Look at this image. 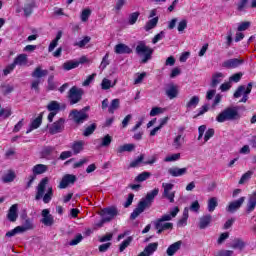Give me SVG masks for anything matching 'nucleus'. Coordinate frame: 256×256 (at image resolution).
Returning <instances> with one entry per match:
<instances>
[{"label": "nucleus", "instance_id": "obj_1", "mask_svg": "<svg viewBox=\"0 0 256 256\" xmlns=\"http://www.w3.org/2000/svg\"><path fill=\"white\" fill-rule=\"evenodd\" d=\"M159 195V188H154L152 191L146 194V197L143 198L137 205V207L133 210L130 215L131 221H135L137 217L141 215L145 211V209H149L151 205H153V201H155V197Z\"/></svg>", "mask_w": 256, "mask_h": 256}, {"label": "nucleus", "instance_id": "obj_2", "mask_svg": "<svg viewBox=\"0 0 256 256\" xmlns=\"http://www.w3.org/2000/svg\"><path fill=\"white\" fill-rule=\"evenodd\" d=\"M237 119H241V115H239V111H237V109L231 107L225 108L216 117V121L218 123H225V121H237Z\"/></svg>", "mask_w": 256, "mask_h": 256}, {"label": "nucleus", "instance_id": "obj_3", "mask_svg": "<svg viewBox=\"0 0 256 256\" xmlns=\"http://www.w3.org/2000/svg\"><path fill=\"white\" fill-rule=\"evenodd\" d=\"M137 55H143L141 63H147L153 57V49L148 47L145 42L140 41L136 46Z\"/></svg>", "mask_w": 256, "mask_h": 256}, {"label": "nucleus", "instance_id": "obj_4", "mask_svg": "<svg viewBox=\"0 0 256 256\" xmlns=\"http://www.w3.org/2000/svg\"><path fill=\"white\" fill-rule=\"evenodd\" d=\"M84 94L85 92L82 88L72 86L68 91V100L70 105H77V103H79L81 99H83Z\"/></svg>", "mask_w": 256, "mask_h": 256}, {"label": "nucleus", "instance_id": "obj_5", "mask_svg": "<svg viewBox=\"0 0 256 256\" xmlns=\"http://www.w3.org/2000/svg\"><path fill=\"white\" fill-rule=\"evenodd\" d=\"M100 215L102 217V223H110L115 217L119 215L117 207H107L101 210Z\"/></svg>", "mask_w": 256, "mask_h": 256}, {"label": "nucleus", "instance_id": "obj_6", "mask_svg": "<svg viewBox=\"0 0 256 256\" xmlns=\"http://www.w3.org/2000/svg\"><path fill=\"white\" fill-rule=\"evenodd\" d=\"M69 119H71V121H73L76 125H83V123L89 119V114L85 113L84 111L73 109L69 113Z\"/></svg>", "mask_w": 256, "mask_h": 256}, {"label": "nucleus", "instance_id": "obj_7", "mask_svg": "<svg viewBox=\"0 0 256 256\" xmlns=\"http://www.w3.org/2000/svg\"><path fill=\"white\" fill-rule=\"evenodd\" d=\"M50 135H57V133H63L65 131V118H59L49 128Z\"/></svg>", "mask_w": 256, "mask_h": 256}, {"label": "nucleus", "instance_id": "obj_8", "mask_svg": "<svg viewBox=\"0 0 256 256\" xmlns=\"http://www.w3.org/2000/svg\"><path fill=\"white\" fill-rule=\"evenodd\" d=\"M47 185H49V178L48 177L42 178L36 188V195H35L36 201L43 199V196L45 195V189H47Z\"/></svg>", "mask_w": 256, "mask_h": 256}, {"label": "nucleus", "instance_id": "obj_9", "mask_svg": "<svg viewBox=\"0 0 256 256\" xmlns=\"http://www.w3.org/2000/svg\"><path fill=\"white\" fill-rule=\"evenodd\" d=\"M41 215L42 219L40 221L45 227H53L55 225V218L49 209H43Z\"/></svg>", "mask_w": 256, "mask_h": 256}, {"label": "nucleus", "instance_id": "obj_10", "mask_svg": "<svg viewBox=\"0 0 256 256\" xmlns=\"http://www.w3.org/2000/svg\"><path fill=\"white\" fill-rule=\"evenodd\" d=\"M76 181H77V176L73 174H66L62 177L58 187L59 189H67L69 185H75Z\"/></svg>", "mask_w": 256, "mask_h": 256}, {"label": "nucleus", "instance_id": "obj_11", "mask_svg": "<svg viewBox=\"0 0 256 256\" xmlns=\"http://www.w3.org/2000/svg\"><path fill=\"white\" fill-rule=\"evenodd\" d=\"M243 63H245L243 59L232 58L224 61L222 67H224V69H237V67H241Z\"/></svg>", "mask_w": 256, "mask_h": 256}, {"label": "nucleus", "instance_id": "obj_12", "mask_svg": "<svg viewBox=\"0 0 256 256\" xmlns=\"http://www.w3.org/2000/svg\"><path fill=\"white\" fill-rule=\"evenodd\" d=\"M165 95L170 100L177 99L179 97V86L173 83L168 84Z\"/></svg>", "mask_w": 256, "mask_h": 256}, {"label": "nucleus", "instance_id": "obj_13", "mask_svg": "<svg viewBox=\"0 0 256 256\" xmlns=\"http://www.w3.org/2000/svg\"><path fill=\"white\" fill-rule=\"evenodd\" d=\"M154 227L157 231L158 235H161L163 231H169L173 229V223L171 222H161L160 220H156L154 222Z\"/></svg>", "mask_w": 256, "mask_h": 256}, {"label": "nucleus", "instance_id": "obj_14", "mask_svg": "<svg viewBox=\"0 0 256 256\" xmlns=\"http://www.w3.org/2000/svg\"><path fill=\"white\" fill-rule=\"evenodd\" d=\"M211 223H213V216L211 214L203 215L199 218L198 228L207 229V227H211Z\"/></svg>", "mask_w": 256, "mask_h": 256}, {"label": "nucleus", "instance_id": "obj_15", "mask_svg": "<svg viewBox=\"0 0 256 256\" xmlns=\"http://www.w3.org/2000/svg\"><path fill=\"white\" fill-rule=\"evenodd\" d=\"M19 205L18 204H13L7 213V219L8 221H10L11 223H15V221H17L18 217H19Z\"/></svg>", "mask_w": 256, "mask_h": 256}, {"label": "nucleus", "instance_id": "obj_16", "mask_svg": "<svg viewBox=\"0 0 256 256\" xmlns=\"http://www.w3.org/2000/svg\"><path fill=\"white\" fill-rule=\"evenodd\" d=\"M114 51L116 53V55H131V53H133V49H131V47H129L127 44H117L114 47Z\"/></svg>", "mask_w": 256, "mask_h": 256}, {"label": "nucleus", "instance_id": "obj_17", "mask_svg": "<svg viewBox=\"0 0 256 256\" xmlns=\"http://www.w3.org/2000/svg\"><path fill=\"white\" fill-rule=\"evenodd\" d=\"M243 203H245L244 196L240 197L238 200L230 202V204L227 207V211L229 213H235V211H237V209H241V206L243 205Z\"/></svg>", "mask_w": 256, "mask_h": 256}, {"label": "nucleus", "instance_id": "obj_18", "mask_svg": "<svg viewBox=\"0 0 256 256\" xmlns=\"http://www.w3.org/2000/svg\"><path fill=\"white\" fill-rule=\"evenodd\" d=\"M22 219H24L23 225L22 226H18L20 228V231L22 233H25V231H31V229H34V225H33V221L27 217V214H23Z\"/></svg>", "mask_w": 256, "mask_h": 256}, {"label": "nucleus", "instance_id": "obj_19", "mask_svg": "<svg viewBox=\"0 0 256 256\" xmlns=\"http://www.w3.org/2000/svg\"><path fill=\"white\" fill-rule=\"evenodd\" d=\"M35 7H37V4H35V0H26L23 7L25 17H31V15L33 14V9H35Z\"/></svg>", "mask_w": 256, "mask_h": 256}, {"label": "nucleus", "instance_id": "obj_20", "mask_svg": "<svg viewBox=\"0 0 256 256\" xmlns=\"http://www.w3.org/2000/svg\"><path fill=\"white\" fill-rule=\"evenodd\" d=\"M41 123H43V112H41L36 119H34L29 129L26 131V134L31 133V131H35V129H39L41 127Z\"/></svg>", "mask_w": 256, "mask_h": 256}, {"label": "nucleus", "instance_id": "obj_21", "mask_svg": "<svg viewBox=\"0 0 256 256\" xmlns=\"http://www.w3.org/2000/svg\"><path fill=\"white\" fill-rule=\"evenodd\" d=\"M168 173L171 175V177H183V175H187V168H169Z\"/></svg>", "mask_w": 256, "mask_h": 256}, {"label": "nucleus", "instance_id": "obj_22", "mask_svg": "<svg viewBox=\"0 0 256 256\" xmlns=\"http://www.w3.org/2000/svg\"><path fill=\"white\" fill-rule=\"evenodd\" d=\"M256 207V192H253V194L249 197L247 206H246V213L249 215L250 213H253L255 211Z\"/></svg>", "mask_w": 256, "mask_h": 256}, {"label": "nucleus", "instance_id": "obj_23", "mask_svg": "<svg viewBox=\"0 0 256 256\" xmlns=\"http://www.w3.org/2000/svg\"><path fill=\"white\" fill-rule=\"evenodd\" d=\"M47 169L49 168L45 164H36L32 168V175H34V177H37V175H43V173H47Z\"/></svg>", "mask_w": 256, "mask_h": 256}, {"label": "nucleus", "instance_id": "obj_24", "mask_svg": "<svg viewBox=\"0 0 256 256\" xmlns=\"http://www.w3.org/2000/svg\"><path fill=\"white\" fill-rule=\"evenodd\" d=\"M181 245H183V242L182 241H177L173 244H171L167 250H166V253L168 256H173L176 254L177 251H179V249H181Z\"/></svg>", "mask_w": 256, "mask_h": 256}, {"label": "nucleus", "instance_id": "obj_25", "mask_svg": "<svg viewBox=\"0 0 256 256\" xmlns=\"http://www.w3.org/2000/svg\"><path fill=\"white\" fill-rule=\"evenodd\" d=\"M31 75L34 79H41V78L47 77V75H49V70H42L41 66H38L34 69V71L32 72Z\"/></svg>", "mask_w": 256, "mask_h": 256}, {"label": "nucleus", "instance_id": "obj_26", "mask_svg": "<svg viewBox=\"0 0 256 256\" xmlns=\"http://www.w3.org/2000/svg\"><path fill=\"white\" fill-rule=\"evenodd\" d=\"M200 101L201 99L199 98V96H192L190 100L186 103V109L188 111H190V109H196Z\"/></svg>", "mask_w": 256, "mask_h": 256}, {"label": "nucleus", "instance_id": "obj_27", "mask_svg": "<svg viewBox=\"0 0 256 256\" xmlns=\"http://www.w3.org/2000/svg\"><path fill=\"white\" fill-rule=\"evenodd\" d=\"M83 147H85V141H74L72 144V151L74 155H79V153L83 150Z\"/></svg>", "mask_w": 256, "mask_h": 256}, {"label": "nucleus", "instance_id": "obj_28", "mask_svg": "<svg viewBox=\"0 0 256 256\" xmlns=\"http://www.w3.org/2000/svg\"><path fill=\"white\" fill-rule=\"evenodd\" d=\"M61 37H63V32L58 31L55 39H53L48 47V51L49 53H52V51L55 50V47H57V45H59V40L61 39Z\"/></svg>", "mask_w": 256, "mask_h": 256}, {"label": "nucleus", "instance_id": "obj_29", "mask_svg": "<svg viewBox=\"0 0 256 256\" xmlns=\"http://www.w3.org/2000/svg\"><path fill=\"white\" fill-rule=\"evenodd\" d=\"M15 177H17L15 171L8 170V172L2 176V181L3 183H13V181H15Z\"/></svg>", "mask_w": 256, "mask_h": 256}, {"label": "nucleus", "instance_id": "obj_30", "mask_svg": "<svg viewBox=\"0 0 256 256\" xmlns=\"http://www.w3.org/2000/svg\"><path fill=\"white\" fill-rule=\"evenodd\" d=\"M245 242L241 238H235L233 243L230 245L231 249H239L243 251L245 249Z\"/></svg>", "mask_w": 256, "mask_h": 256}, {"label": "nucleus", "instance_id": "obj_31", "mask_svg": "<svg viewBox=\"0 0 256 256\" xmlns=\"http://www.w3.org/2000/svg\"><path fill=\"white\" fill-rule=\"evenodd\" d=\"M189 219V208H184L181 219L178 220L177 225L179 227H185L187 225V220Z\"/></svg>", "mask_w": 256, "mask_h": 256}, {"label": "nucleus", "instance_id": "obj_32", "mask_svg": "<svg viewBox=\"0 0 256 256\" xmlns=\"http://www.w3.org/2000/svg\"><path fill=\"white\" fill-rule=\"evenodd\" d=\"M253 89V82H249L246 90L244 91L243 97L239 101V103H245L246 101H249V95L251 94V91Z\"/></svg>", "mask_w": 256, "mask_h": 256}, {"label": "nucleus", "instance_id": "obj_33", "mask_svg": "<svg viewBox=\"0 0 256 256\" xmlns=\"http://www.w3.org/2000/svg\"><path fill=\"white\" fill-rule=\"evenodd\" d=\"M159 248V243L158 242H153L148 244L145 248L144 251L149 255H153V253H155V251H157V249Z\"/></svg>", "mask_w": 256, "mask_h": 256}, {"label": "nucleus", "instance_id": "obj_34", "mask_svg": "<svg viewBox=\"0 0 256 256\" xmlns=\"http://www.w3.org/2000/svg\"><path fill=\"white\" fill-rule=\"evenodd\" d=\"M27 62H28L27 54H20L13 61L14 65H16V66L17 65H20V66L26 65Z\"/></svg>", "mask_w": 256, "mask_h": 256}, {"label": "nucleus", "instance_id": "obj_35", "mask_svg": "<svg viewBox=\"0 0 256 256\" xmlns=\"http://www.w3.org/2000/svg\"><path fill=\"white\" fill-rule=\"evenodd\" d=\"M157 23H159V17L150 19L144 27L145 31H151V29H155L157 27Z\"/></svg>", "mask_w": 256, "mask_h": 256}, {"label": "nucleus", "instance_id": "obj_36", "mask_svg": "<svg viewBox=\"0 0 256 256\" xmlns=\"http://www.w3.org/2000/svg\"><path fill=\"white\" fill-rule=\"evenodd\" d=\"M121 105V101L119 99H113L111 101L110 106L108 107V112L111 113V115H113V113H115V111H117V109H119Z\"/></svg>", "mask_w": 256, "mask_h": 256}, {"label": "nucleus", "instance_id": "obj_37", "mask_svg": "<svg viewBox=\"0 0 256 256\" xmlns=\"http://www.w3.org/2000/svg\"><path fill=\"white\" fill-rule=\"evenodd\" d=\"M223 77V73L217 72L216 74L212 75L211 87L215 89L219 83H221V78Z\"/></svg>", "mask_w": 256, "mask_h": 256}, {"label": "nucleus", "instance_id": "obj_38", "mask_svg": "<svg viewBox=\"0 0 256 256\" xmlns=\"http://www.w3.org/2000/svg\"><path fill=\"white\" fill-rule=\"evenodd\" d=\"M134 149H135V144H124L117 148V153L121 154V153H125V151H127L128 153H131V151H133Z\"/></svg>", "mask_w": 256, "mask_h": 256}, {"label": "nucleus", "instance_id": "obj_39", "mask_svg": "<svg viewBox=\"0 0 256 256\" xmlns=\"http://www.w3.org/2000/svg\"><path fill=\"white\" fill-rule=\"evenodd\" d=\"M219 206V202L217 201V197H212L208 200V211L209 213H213L215 209Z\"/></svg>", "mask_w": 256, "mask_h": 256}, {"label": "nucleus", "instance_id": "obj_40", "mask_svg": "<svg viewBox=\"0 0 256 256\" xmlns=\"http://www.w3.org/2000/svg\"><path fill=\"white\" fill-rule=\"evenodd\" d=\"M96 130H97V124L92 123L84 129L83 136L89 137L90 135H93V133H95Z\"/></svg>", "mask_w": 256, "mask_h": 256}, {"label": "nucleus", "instance_id": "obj_41", "mask_svg": "<svg viewBox=\"0 0 256 256\" xmlns=\"http://www.w3.org/2000/svg\"><path fill=\"white\" fill-rule=\"evenodd\" d=\"M77 67H79V62L73 60L67 61L63 64V69L65 71H71V69H77Z\"/></svg>", "mask_w": 256, "mask_h": 256}, {"label": "nucleus", "instance_id": "obj_42", "mask_svg": "<svg viewBox=\"0 0 256 256\" xmlns=\"http://www.w3.org/2000/svg\"><path fill=\"white\" fill-rule=\"evenodd\" d=\"M131 243H133V236H129V237H127V239L122 241V243L119 246L120 253H123V251H125L126 248L131 245Z\"/></svg>", "mask_w": 256, "mask_h": 256}, {"label": "nucleus", "instance_id": "obj_43", "mask_svg": "<svg viewBox=\"0 0 256 256\" xmlns=\"http://www.w3.org/2000/svg\"><path fill=\"white\" fill-rule=\"evenodd\" d=\"M47 110L48 111H54L56 113H59V111H61V105L59 104V102L57 101H51L48 105H47Z\"/></svg>", "mask_w": 256, "mask_h": 256}, {"label": "nucleus", "instance_id": "obj_44", "mask_svg": "<svg viewBox=\"0 0 256 256\" xmlns=\"http://www.w3.org/2000/svg\"><path fill=\"white\" fill-rule=\"evenodd\" d=\"M150 177H151L150 172H142L137 175V177L135 178V181L137 183H143V181H147Z\"/></svg>", "mask_w": 256, "mask_h": 256}, {"label": "nucleus", "instance_id": "obj_45", "mask_svg": "<svg viewBox=\"0 0 256 256\" xmlns=\"http://www.w3.org/2000/svg\"><path fill=\"white\" fill-rule=\"evenodd\" d=\"M89 17H91V9L85 8L84 10H82L80 15L81 22L87 23V21H89Z\"/></svg>", "mask_w": 256, "mask_h": 256}, {"label": "nucleus", "instance_id": "obj_46", "mask_svg": "<svg viewBox=\"0 0 256 256\" xmlns=\"http://www.w3.org/2000/svg\"><path fill=\"white\" fill-rule=\"evenodd\" d=\"M42 197L43 203H51V199H53V187H49L47 192Z\"/></svg>", "mask_w": 256, "mask_h": 256}, {"label": "nucleus", "instance_id": "obj_47", "mask_svg": "<svg viewBox=\"0 0 256 256\" xmlns=\"http://www.w3.org/2000/svg\"><path fill=\"white\" fill-rule=\"evenodd\" d=\"M91 42V38L89 36H84L82 40L75 42L74 47H79L80 49H83L85 45Z\"/></svg>", "mask_w": 256, "mask_h": 256}, {"label": "nucleus", "instance_id": "obj_48", "mask_svg": "<svg viewBox=\"0 0 256 256\" xmlns=\"http://www.w3.org/2000/svg\"><path fill=\"white\" fill-rule=\"evenodd\" d=\"M245 91H247V87H245V85L238 86L233 95L234 99H239L241 95H245Z\"/></svg>", "mask_w": 256, "mask_h": 256}, {"label": "nucleus", "instance_id": "obj_49", "mask_svg": "<svg viewBox=\"0 0 256 256\" xmlns=\"http://www.w3.org/2000/svg\"><path fill=\"white\" fill-rule=\"evenodd\" d=\"M182 141H185V137H183L181 134L177 135L174 138L173 147H175V149H179L181 145H183Z\"/></svg>", "mask_w": 256, "mask_h": 256}, {"label": "nucleus", "instance_id": "obj_50", "mask_svg": "<svg viewBox=\"0 0 256 256\" xmlns=\"http://www.w3.org/2000/svg\"><path fill=\"white\" fill-rule=\"evenodd\" d=\"M252 176H253V171L251 170L244 173L238 182L239 185H243L246 181H249V179H251Z\"/></svg>", "mask_w": 256, "mask_h": 256}, {"label": "nucleus", "instance_id": "obj_51", "mask_svg": "<svg viewBox=\"0 0 256 256\" xmlns=\"http://www.w3.org/2000/svg\"><path fill=\"white\" fill-rule=\"evenodd\" d=\"M139 15H141L139 12L131 13L128 18L129 25H135L137 23V19H139Z\"/></svg>", "mask_w": 256, "mask_h": 256}, {"label": "nucleus", "instance_id": "obj_52", "mask_svg": "<svg viewBox=\"0 0 256 256\" xmlns=\"http://www.w3.org/2000/svg\"><path fill=\"white\" fill-rule=\"evenodd\" d=\"M143 159H145V156L141 154L140 156H138V158H136L130 163L129 167L130 168L139 167V164L143 163Z\"/></svg>", "mask_w": 256, "mask_h": 256}, {"label": "nucleus", "instance_id": "obj_53", "mask_svg": "<svg viewBox=\"0 0 256 256\" xmlns=\"http://www.w3.org/2000/svg\"><path fill=\"white\" fill-rule=\"evenodd\" d=\"M197 111H198V113H197V115L194 116V119H197V117H201V115H205V113H207V111H209V104H204Z\"/></svg>", "mask_w": 256, "mask_h": 256}, {"label": "nucleus", "instance_id": "obj_54", "mask_svg": "<svg viewBox=\"0 0 256 256\" xmlns=\"http://www.w3.org/2000/svg\"><path fill=\"white\" fill-rule=\"evenodd\" d=\"M112 141H113V137H111L109 134L105 135L102 138L101 147H109Z\"/></svg>", "mask_w": 256, "mask_h": 256}, {"label": "nucleus", "instance_id": "obj_55", "mask_svg": "<svg viewBox=\"0 0 256 256\" xmlns=\"http://www.w3.org/2000/svg\"><path fill=\"white\" fill-rule=\"evenodd\" d=\"M179 159H181V153H175V154H172L170 156H167L164 161L166 163H171L172 161H179Z\"/></svg>", "mask_w": 256, "mask_h": 256}, {"label": "nucleus", "instance_id": "obj_56", "mask_svg": "<svg viewBox=\"0 0 256 256\" xmlns=\"http://www.w3.org/2000/svg\"><path fill=\"white\" fill-rule=\"evenodd\" d=\"M242 77H243V73L238 72V73H235L232 76H230L229 81L231 83H239V81H241Z\"/></svg>", "mask_w": 256, "mask_h": 256}, {"label": "nucleus", "instance_id": "obj_57", "mask_svg": "<svg viewBox=\"0 0 256 256\" xmlns=\"http://www.w3.org/2000/svg\"><path fill=\"white\" fill-rule=\"evenodd\" d=\"M0 115L3 119H9V116L13 115V112L11 111V108H2L0 109Z\"/></svg>", "mask_w": 256, "mask_h": 256}, {"label": "nucleus", "instance_id": "obj_58", "mask_svg": "<svg viewBox=\"0 0 256 256\" xmlns=\"http://www.w3.org/2000/svg\"><path fill=\"white\" fill-rule=\"evenodd\" d=\"M53 151H55V147L46 146L42 150V155H43V157H49V155H51V153H53Z\"/></svg>", "mask_w": 256, "mask_h": 256}, {"label": "nucleus", "instance_id": "obj_59", "mask_svg": "<svg viewBox=\"0 0 256 256\" xmlns=\"http://www.w3.org/2000/svg\"><path fill=\"white\" fill-rule=\"evenodd\" d=\"M101 87L104 91H107L108 89H111V87H113L111 85V80L107 79V78H104L102 80V83H101Z\"/></svg>", "mask_w": 256, "mask_h": 256}, {"label": "nucleus", "instance_id": "obj_60", "mask_svg": "<svg viewBox=\"0 0 256 256\" xmlns=\"http://www.w3.org/2000/svg\"><path fill=\"white\" fill-rule=\"evenodd\" d=\"M17 233H23L21 231V228L19 226L15 227L14 229L8 231L6 233V237H15V235H17Z\"/></svg>", "mask_w": 256, "mask_h": 256}, {"label": "nucleus", "instance_id": "obj_61", "mask_svg": "<svg viewBox=\"0 0 256 256\" xmlns=\"http://www.w3.org/2000/svg\"><path fill=\"white\" fill-rule=\"evenodd\" d=\"M15 91V87L7 84L6 86H3L2 93L3 95H10V93H13Z\"/></svg>", "mask_w": 256, "mask_h": 256}, {"label": "nucleus", "instance_id": "obj_62", "mask_svg": "<svg viewBox=\"0 0 256 256\" xmlns=\"http://www.w3.org/2000/svg\"><path fill=\"white\" fill-rule=\"evenodd\" d=\"M39 85H41V79L33 80L31 83V89H34L36 93H39L40 91Z\"/></svg>", "mask_w": 256, "mask_h": 256}, {"label": "nucleus", "instance_id": "obj_63", "mask_svg": "<svg viewBox=\"0 0 256 256\" xmlns=\"http://www.w3.org/2000/svg\"><path fill=\"white\" fill-rule=\"evenodd\" d=\"M187 28V20L183 19L178 23L177 29L179 33H183L184 29Z\"/></svg>", "mask_w": 256, "mask_h": 256}, {"label": "nucleus", "instance_id": "obj_64", "mask_svg": "<svg viewBox=\"0 0 256 256\" xmlns=\"http://www.w3.org/2000/svg\"><path fill=\"white\" fill-rule=\"evenodd\" d=\"M215 256H233L232 250H219Z\"/></svg>", "mask_w": 256, "mask_h": 256}]
</instances>
